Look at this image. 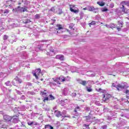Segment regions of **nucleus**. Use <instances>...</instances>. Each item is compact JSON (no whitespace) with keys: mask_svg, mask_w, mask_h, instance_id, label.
Listing matches in <instances>:
<instances>
[{"mask_svg":"<svg viewBox=\"0 0 129 129\" xmlns=\"http://www.w3.org/2000/svg\"><path fill=\"white\" fill-rule=\"evenodd\" d=\"M80 110V107L77 106L75 108L74 111L76 113V115H78V112Z\"/></svg>","mask_w":129,"mask_h":129,"instance_id":"obj_20","label":"nucleus"},{"mask_svg":"<svg viewBox=\"0 0 129 129\" xmlns=\"http://www.w3.org/2000/svg\"><path fill=\"white\" fill-rule=\"evenodd\" d=\"M15 81L17 82V83H19V84H21L23 82V81H22V79H20L19 77H16L14 80H13L12 82V84L14 86H17V83H16Z\"/></svg>","mask_w":129,"mask_h":129,"instance_id":"obj_4","label":"nucleus"},{"mask_svg":"<svg viewBox=\"0 0 129 129\" xmlns=\"http://www.w3.org/2000/svg\"><path fill=\"white\" fill-rule=\"evenodd\" d=\"M85 110L87 112L90 111V107L86 106L84 108Z\"/></svg>","mask_w":129,"mask_h":129,"instance_id":"obj_33","label":"nucleus"},{"mask_svg":"<svg viewBox=\"0 0 129 129\" xmlns=\"http://www.w3.org/2000/svg\"><path fill=\"white\" fill-rule=\"evenodd\" d=\"M86 118V120L87 121H89V120H90V119H91V117L90 116H85Z\"/></svg>","mask_w":129,"mask_h":129,"instance_id":"obj_36","label":"nucleus"},{"mask_svg":"<svg viewBox=\"0 0 129 129\" xmlns=\"http://www.w3.org/2000/svg\"><path fill=\"white\" fill-rule=\"evenodd\" d=\"M28 94H30L31 95H35V92H28Z\"/></svg>","mask_w":129,"mask_h":129,"instance_id":"obj_49","label":"nucleus"},{"mask_svg":"<svg viewBox=\"0 0 129 129\" xmlns=\"http://www.w3.org/2000/svg\"><path fill=\"white\" fill-rule=\"evenodd\" d=\"M56 58L58 59L59 60H61V61H63V60H64V56L57 55L56 56Z\"/></svg>","mask_w":129,"mask_h":129,"instance_id":"obj_18","label":"nucleus"},{"mask_svg":"<svg viewBox=\"0 0 129 129\" xmlns=\"http://www.w3.org/2000/svg\"><path fill=\"white\" fill-rule=\"evenodd\" d=\"M23 23L24 24H29L30 23H31V21L30 20V19H26L25 20L23 21Z\"/></svg>","mask_w":129,"mask_h":129,"instance_id":"obj_29","label":"nucleus"},{"mask_svg":"<svg viewBox=\"0 0 129 129\" xmlns=\"http://www.w3.org/2000/svg\"><path fill=\"white\" fill-rule=\"evenodd\" d=\"M57 31H60V30H63V27H62V25L57 24L56 25V29Z\"/></svg>","mask_w":129,"mask_h":129,"instance_id":"obj_19","label":"nucleus"},{"mask_svg":"<svg viewBox=\"0 0 129 129\" xmlns=\"http://www.w3.org/2000/svg\"><path fill=\"white\" fill-rule=\"evenodd\" d=\"M69 27H70V29H71V30H73V26L70 25Z\"/></svg>","mask_w":129,"mask_h":129,"instance_id":"obj_61","label":"nucleus"},{"mask_svg":"<svg viewBox=\"0 0 129 129\" xmlns=\"http://www.w3.org/2000/svg\"><path fill=\"white\" fill-rule=\"evenodd\" d=\"M11 21H13V19H9L8 20V22L10 23V25L12 27V28H16V27H18V26H19V25L17 23H16V24L13 23L12 24V23H11Z\"/></svg>","mask_w":129,"mask_h":129,"instance_id":"obj_11","label":"nucleus"},{"mask_svg":"<svg viewBox=\"0 0 129 129\" xmlns=\"http://www.w3.org/2000/svg\"><path fill=\"white\" fill-rule=\"evenodd\" d=\"M19 108H15L14 110L16 111V110H17V111H19L20 110L19 109Z\"/></svg>","mask_w":129,"mask_h":129,"instance_id":"obj_60","label":"nucleus"},{"mask_svg":"<svg viewBox=\"0 0 129 129\" xmlns=\"http://www.w3.org/2000/svg\"><path fill=\"white\" fill-rule=\"evenodd\" d=\"M62 94H63V95H64L65 96H66V95H68V88H64L62 90Z\"/></svg>","mask_w":129,"mask_h":129,"instance_id":"obj_13","label":"nucleus"},{"mask_svg":"<svg viewBox=\"0 0 129 129\" xmlns=\"http://www.w3.org/2000/svg\"><path fill=\"white\" fill-rule=\"evenodd\" d=\"M95 24H96V22L92 21L91 23H89V25L90 26V27H91V26H93L95 25Z\"/></svg>","mask_w":129,"mask_h":129,"instance_id":"obj_34","label":"nucleus"},{"mask_svg":"<svg viewBox=\"0 0 129 129\" xmlns=\"http://www.w3.org/2000/svg\"><path fill=\"white\" fill-rule=\"evenodd\" d=\"M70 10L71 12H73L75 14H78L79 13V9L78 8H70Z\"/></svg>","mask_w":129,"mask_h":129,"instance_id":"obj_12","label":"nucleus"},{"mask_svg":"<svg viewBox=\"0 0 129 129\" xmlns=\"http://www.w3.org/2000/svg\"><path fill=\"white\" fill-rule=\"evenodd\" d=\"M86 90L88 92H92L93 90L91 87H86Z\"/></svg>","mask_w":129,"mask_h":129,"instance_id":"obj_25","label":"nucleus"},{"mask_svg":"<svg viewBox=\"0 0 129 129\" xmlns=\"http://www.w3.org/2000/svg\"><path fill=\"white\" fill-rule=\"evenodd\" d=\"M13 12L14 13H17V14H19V13H20V6L17 7L15 9H13Z\"/></svg>","mask_w":129,"mask_h":129,"instance_id":"obj_17","label":"nucleus"},{"mask_svg":"<svg viewBox=\"0 0 129 129\" xmlns=\"http://www.w3.org/2000/svg\"><path fill=\"white\" fill-rule=\"evenodd\" d=\"M88 126H89V125H87L86 124H84L83 125V127H86V128H89V127H88Z\"/></svg>","mask_w":129,"mask_h":129,"instance_id":"obj_51","label":"nucleus"},{"mask_svg":"<svg viewBox=\"0 0 129 129\" xmlns=\"http://www.w3.org/2000/svg\"><path fill=\"white\" fill-rule=\"evenodd\" d=\"M71 95H72V96H73V97H75V96H76V93L75 92L72 93Z\"/></svg>","mask_w":129,"mask_h":129,"instance_id":"obj_50","label":"nucleus"},{"mask_svg":"<svg viewBox=\"0 0 129 129\" xmlns=\"http://www.w3.org/2000/svg\"><path fill=\"white\" fill-rule=\"evenodd\" d=\"M3 118L5 121H11L12 120V117L8 115H5L3 116Z\"/></svg>","mask_w":129,"mask_h":129,"instance_id":"obj_7","label":"nucleus"},{"mask_svg":"<svg viewBox=\"0 0 129 129\" xmlns=\"http://www.w3.org/2000/svg\"><path fill=\"white\" fill-rule=\"evenodd\" d=\"M97 4L99 5V6H100V7H103V6H104V5H105V3H104V2H97Z\"/></svg>","mask_w":129,"mask_h":129,"instance_id":"obj_30","label":"nucleus"},{"mask_svg":"<svg viewBox=\"0 0 129 129\" xmlns=\"http://www.w3.org/2000/svg\"><path fill=\"white\" fill-rule=\"evenodd\" d=\"M49 100H54L55 99V97H54L52 94H50L49 96Z\"/></svg>","mask_w":129,"mask_h":129,"instance_id":"obj_28","label":"nucleus"},{"mask_svg":"<svg viewBox=\"0 0 129 129\" xmlns=\"http://www.w3.org/2000/svg\"><path fill=\"white\" fill-rule=\"evenodd\" d=\"M50 84H51L52 85H54V86L56 85V84H55V83H54L53 82H51L50 83Z\"/></svg>","mask_w":129,"mask_h":129,"instance_id":"obj_57","label":"nucleus"},{"mask_svg":"<svg viewBox=\"0 0 129 129\" xmlns=\"http://www.w3.org/2000/svg\"><path fill=\"white\" fill-rule=\"evenodd\" d=\"M3 122H4V121L0 120V128H8V127H9V126L4 125V124H3Z\"/></svg>","mask_w":129,"mask_h":129,"instance_id":"obj_14","label":"nucleus"},{"mask_svg":"<svg viewBox=\"0 0 129 129\" xmlns=\"http://www.w3.org/2000/svg\"><path fill=\"white\" fill-rule=\"evenodd\" d=\"M101 128L102 129H106V128H107V125H104L101 126Z\"/></svg>","mask_w":129,"mask_h":129,"instance_id":"obj_46","label":"nucleus"},{"mask_svg":"<svg viewBox=\"0 0 129 129\" xmlns=\"http://www.w3.org/2000/svg\"><path fill=\"white\" fill-rule=\"evenodd\" d=\"M113 7H114V5L113 4H111L110 5V8H111V9H112Z\"/></svg>","mask_w":129,"mask_h":129,"instance_id":"obj_56","label":"nucleus"},{"mask_svg":"<svg viewBox=\"0 0 129 129\" xmlns=\"http://www.w3.org/2000/svg\"><path fill=\"white\" fill-rule=\"evenodd\" d=\"M16 93H17V94H19V95H22V92H21V91L18 90H16Z\"/></svg>","mask_w":129,"mask_h":129,"instance_id":"obj_44","label":"nucleus"},{"mask_svg":"<svg viewBox=\"0 0 129 129\" xmlns=\"http://www.w3.org/2000/svg\"><path fill=\"white\" fill-rule=\"evenodd\" d=\"M5 84L7 85V86H10L11 85V82L8 81L5 83Z\"/></svg>","mask_w":129,"mask_h":129,"instance_id":"obj_43","label":"nucleus"},{"mask_svg":"<svg viewBox=\"0 0 129 129\" xmlns=\"http://www.w3.org/2000/svg\"><path fill=\"white\" fill-rule=\"evenodd\" d=\"M29 86H32V83L30 82L27 83L25 88H29Z\"/></svg>","mask_w":129,"mask_h":129,"instance_id":"obj_32","label":"nucleus"},{"mask_svg":"<svg viewBox=\"0 0 129 129\" xmlns=\"http://www.w3.org/2000/svg\"><path fill=\"white\" fill-rule=\"evenodd\" d=\"M48 100H49V97H45L44 99H43L44 102H46V101H48Z\"/></svg>","mask_w":129,"mask_h":129,"instance_id":"obj_41","label":"nucleus"},{"mask_svg":"<svg viewBox=\"0 0 129 129\" xmlns=\"http://www.w3.org/2000/svg\"><path fill=\"white\" fill-rule=\"evenodd\" d=\"M28 125H32V124H34V122L33 121H32V122H28Z\"/></svg>","mask_w":129,"mask_h":129,"instance_id":"obj_53","label":"nucleus"},{"mask_svg":"<svg viewBox=\"0 0 129 129\" xmlns=\"http://www.w3.org/2000/svg\"><path fill=\"white\" fill-rule=\"evenodd\" d=\"M122 12H123L124 14H127V10L126 8H124V6L122 5V8H121Z\"/></svg>","mask_w":129,"mask_h":129,"instance_id":"obj_21","label":"nucleus"},{"mask_svg":"<svg viewBox=\"0 0 129 129\" xmlns=\"http://www.w3.org/2000/svg\"><path fill=\"white\" fill-rule=\"evenodd\" d=\"M54 115L56 117H60V116H61V112L60 111L55 110L54 112Z\"/></svg>","mask_w":129,"mask_h":129,"instance_id":"obj_15","label":"nucleus"},{"mask_svg":"<svg viewBox=\"0 0 129 129\" xmlns=\"http://www.w3.org/2000/svg\"><path fill=\"white\" fill-rule=\"evenodd\" d=\"M35 19H40V15L39 14H36L35 16Z\"/></svg>","mask_w":129,"mask_h":129,"instance_id":"obj_47","label":"nucleus"},{"mask_svg":"<svg viewBox=\"0 0 129 129\" xmlns=\"http://www.w3.org/2000/svg\"><path fill=\"white\" fill-rule=\"evenodd\" d=\"M58 15H62L63 14V12H62V10L58 9V12L57 13Z\"/></svg>","mask_w":129,"mask_h":129,"instance_id":"obj_42","label":"nucleus"},{"mask_svg":"<svg viewBox=\"0 0 129 129\" xmlns=\"http://www.w3.org/2000/svg\"><path fill=\"white\" fill-rule=\"evenodd\" d=\"M78 83L80 84H82V85H83V86H85L86 85H87V83H88V81H82V80L79 79L77 80Z\"/></svg>","mask_w":129,"mask_h":129,"instance_id":"obj_8","label":"nucleus"},{"mask_svg":"<svg viewBox=\"0 0 129 129\" xmlns=\"http://www.w3.org/2000/svg\"><path fill=\"white\" fill-rule=\"evenodd\" d=\"M27 9H28V8L26 7H20L19 13H25V12H28V10Z\"/></svg>","mask_w":129,"mask_h":129,"instance_id":"obj_10","label":"nucleus"},{"mask_svg":"<svg viewBox=\"0 0 129 129\" xmlns=\"http://www.w3.org/2000/svg\"><path fill=\"white\" fill-rule=\"evenodd\" d=\"M118 25H119V26H120V25H121V28H122V26L123 25V22L122 21H118Z\"/></svg>","mask_w":129,"mask_h":129,"instance_id":"obj_37","label":"nucleus"},{"mask_svg":"<svg viewBox=\"0 0 129 129\" xmlns=\"http://www.w3.org/2000/svg\"><path fill=\"white\" fill-rule=\"evenodd\" d=\"M121 4H124V5H125L127 7H129V1H124L121 2Z\"/></svg>","mask_w":129,"mask_h":129,"instance_id":"obj_26","label":"nucleus"},{"mask_svg":"<svg viewBox=\"0 0 129 129\" xmlns=\"http://www.w3.org/2000/svg\"><path fill=\"white\" fill-rule=\"evenodd\" d=\"M65 79V81H70L71 78H70V77L68 76L67 77L64 78Z\"/></svg>","mask_w":129,"mask_h":129,"instance_id":"obj_35","label":"nucleus"},{"mask_svg":"<svg viewBox=\"0 0 129 129\" xmlns=\"http://www.w3.org/2000/svg\"><path fill=\"white\" fill-rule=\"evenodd\" d=\"M47 50H49L50 52H52V53H54V49H51V45H47L46 47Z\"/></svg>","mask_w":129,"mask_h":129,"instance_id":"obj_22","label":"nucleus"},{"mask_svg":"<svg viewBox=\"0 0 129 129\" xmlns=\"http://www.w3.org/2000/svg\"><path fill=\"white\" fill-rule=\"evenodd\" d=\"M49 11H50V12H52V13H55V8H54V7H52Z\"/></svg>","mask_w":129,"mask_h":129,"instance_id":"obj_45","label":"nucleus"},{"mask_svg":"<svg viewBox=\"0 0 129 129\" xmlns=\"http://www.w3.org/2000/svg\"><path fill=\"white\" fill-rule=\"evenodd\" d=\"M0 13H2V14H4V15H8V14L10 13V11H9L8 9L5 10H0Z\"/></svg>","mask_w":129,"mask_h":129,"instance_id":"obj_16","label":"nucleus"},{"mask_svg":"<svg viewBox=\"0 0 129 129\" xmlns=\"http://www.w3.org/2000/svg\"><path fill=\"white\" fill-rule=\"evenodd\" d=\"M124 93L126 94V98L127 99H129V90H126L124 92Z\"/></svg>","mask_w":129,"mask_h":129,"instance_id":"obj_24","label":"nucleus"},{"mask_svg":"<svg viewBox=\"0 0 129 129\" xmlns=\"http://www.w3.org/2000/svg\"><path fill=\"white\" fill-rule=\"evenodd\" d=\"M102 12H107L108 10L106 7H104L101 9Z\"/></svg>","mask_w":129,"mask_h":129,"instance_id":"obj_40","label":"nucleus"},{"mask_svg":"<svg viewBox=\"0 0 129 129\" xmlns=\"http://www.w3.org/2000/svg\"><path fill=\"white\" fill-rule=\"evenodd\" d=\"M98 10L97 8H95L93 6L89 7L88 8V11L89 12H94V13H97V11Z\"/></svg>","mask_w":129,"mask_h":129,"instance_id":"obj_6","label":"nucleus"},{"mask_svg":"<svg viewBox=\"0 0 129 129\" xmlns=\"http://www.w3.org/2000/svg\"><path fill=\"white\" fill-rule=\"evenodd\" d=\"M69 101H68V99H66L63 101V102H64L65 103H68Z\"/></svg>","mask_w":129,"mask_h":129,"instance_id":"obj_58","label":"nucleus"},{"mask_svg":"<svg viewBox=\"0 0 129 129\" xmlns=\"http://www.w3.org/2000/svg\"><path fill=\"white\" fill-rule=\"evenodd\" d=\"M121 100H122V101H123V100H124L125 102H127V103H129V101L128 100H126V99H123V98H122L121 99Z\"/></svg>","mask_w":129,"mask_h":129,"instance_id":"obj_48","label":"nucleus"},{"mask_svg":"<svg viewBox=\"0 0 129 129\" xmlns=\"http://www.w3.org/2000/svg\"><path fill=\"white\" fill-rule=\"evenodd\" d=\"M115 25L114 24H111L110 25L109 28L111 29H114Z\"/></svg>","mask_w":129,"mask_h":129,"instance_id":"obj_38","label":"nucleus"},{"mask_svg":"<svg viewBox=\"0 0 129 129\" xmlns=\"http://www.w3.org/2000/svg\"><path fill=\"white\" fill-rule=\"evenodd\" d=\"M60 116L62 117H70V115L67 114V112L65 110L62 111L61 113H60Z\"/></svg>","mask_w":129,"mask_h":129,"instance_id":"obj_9","label":"nucleus"},{"mask_svg":"<svg viewBox=\"0 0 129 129\" xmlns=\"http://www.w3.org/2000/svg\"><path fill=\"white\" fill-rule=\"evenodd\" d=\"M32 74L36 79H39V78H41L43 76V73L41 72L40 69H38L35 70V71H32Z\"/></svg>","mask_w":129,"mask_h":129,"instance_id":"obj_2","label":"nucleus"},{"mask_svg":"<svg viewBox=\"0 0 129 129\" xmlns=\"http://www.w3.org/2000/svg\"><path fill=\"white\" fill-rule=\"evenodd\" d=\"M112 86L116 87L117 90H121V89H124V88H127V87H128L126 83L119 84L117 86L115 85L114 83H113Z\"/></svg>","mask_w":129,"mask_h":129,"instance_id":"obj_1","label":"nucleus"},{"mask_svg":"<svg viewBox=\"0 0 129 129\" xmlns=\"http://www.w3.org/2000/svg\"><path fill=\"white\" fill-rule=\"evenodd\" d=\"M41 93L42 96H43V97H45V96H48V95L47 94L46 92H45L44 91H41Z\"/></svg>","mask_w":129,"mask_h":129,"instance_id":"obj_27","label":"nucleus"},{"mask_svg":"<svg viewBox=\"0 0 129 129\" xmlns=\"http://www.w3.org/2000/svg\"><path fill=\"white\" fill-rule=\"evenodd\" d=\"M21 99L25 100L26 99V97L24 95H22L21 97Z\"/></svg>","mask_w":129,"mask_h":129,"instance_id":"obj_55","label":"nucleus"},{"mask_svg":"<svg viewBox=\"0 0 129 129\" xmlns=\"http://www.w3.org/2000/svg\"><path fill=\"white\" fill-rule=\"evenodd\" d=\"M22 126H26V125H25V123L24 122H22Z\"/></svg>","mask_w":129,"mask_h":129,"instance_id":"obj_59","label":"nucleus"},{"mask_svg":"<svg viewBox=\"0 0 129 129\" xmlns=\"http://www.w3.org/2000/svg\"><path fill=\"white\" fill-rule=\"evenodd\" d=\"M7 4H8V5H13L14 4H15V1L13 0H8L7 1Z\"/></svg>","mask_w":129,"mask_h":129,"instance_id":"obj_23","label":"nucleus"},{"mask_svg":"<svg viewBox=\"0 0 129 129\" xmlns=\"http://www.w3.org/2000/svg\"><path fill=\"white\" fill-rule=\"evenodd\" d=\"M103 111H104V112H106L108 111V108H104L103 109Z\"/></svg>","mask_w":129,"mask_h":129,"instance_id":"obj_52","label":"nucleus"},{"mask_svg":"<svg viewBox=\"0 0 129 129\" xmlns=\"http://www.w3.org/2000/svg\"><path fill=\"white\" fill-rule=\"evenodd\" d=\"M10 9H12L13 8V5H12V4H10L9 5V7Z\"/></svg>","mask_w":129,"mask_h":129,"instance_id":"obj_62","label":"nucleus"},{"mask_svg":"<svg viewBox=\"0 0 129 129\" xmlns=\"http://www.w3.org/2000/svg\"><path fill=\"white\" fill-rule=\"evenodd\" d=\"M80 20H82L83 19V17H84V13H83V12H80Z\"/></svg>","mask_w":129,"mask_h":129,"instance_id":"obj_31","label":"nucleus"},{"mask_svg":"<svg viewBox=\"0 0 129 129\" xmlns=\"http://www.w3.org/2000/svg\"><path fill=\"white\" fill-rule=\"evenodd\" d=\"M9 38V36L7 35H5L3 37V39L4 41H6V40H8V38Z\"/></svg>","mask_w":129,"mask_h":129,"instance_id":"obj_39","label":"nucleus"},{"mask_svg":"<svg viewBox=\"0 0 129 129\" xmlns=\"http://www.w3.org/2000/svg\"><path fill=\"white\" fill-rule=\"evenodd\" d=\"M21 49H22V50H23V49H26V46H21Z\"/></svg>","mask_w":129,"mask_h":129,"instance_id":"obj_63","label":"nucleus"},{"mask_svg":"<svg viewBox=\"0 0 129 129\" xmlns=\"http://www.w3.org/2000/svg\"><path fill=\"white\" fill-rule=\"evenodd\" d=\"M12 119H13L12 122L13 123H18L19 121H20V119H19V116H13L12 117Z\"/></svg>","mask_w":129,"mask_h":129,"instance_id":"obj_5","label":"nucleus"},{"mask_svg":"<svg viewBox=\"0 0 129 129\" xmlns=\"http://www.w3.org/2000/svg\"><path fill=\"white\" fill-rule=\"evenodd\" d=\"M49 129H54V127H53V126H52L51 125H50Z\"/></svg>","mask_w":129,"mask_h":129,"instance_id":"obj_64","label":"nucleus"},{"mask_svg":"<svg viewBox=\"0 0 129 129\" xmlns=\"http://www.w3.org/2000/svg\"><path fill=\"white\" fill-rule=\"evenodd\" d=\"M52 79L53 81H54V82H56L57 84H61L59 81L61 82H65V77L63 76H60L59 78H56V79L53 78Z\"/></svg>","mask_w":129,"mask_h":129,"instance_id":"obj_3","label":"nucleus"},{"mask_svg":"<svg viewBox=\"0 0 129 129\" xmlns=\"http://www.w3.org/2000/svg\"><path fill=\"white\" fill-rule=\"evenodd\" d=\"M45 128H50V125L49 124L45 125Z\"/></svg>","mask_w":129,"mask_h":129,"instance_id":"obj_54","label":"nucleus"}]
</instances>
